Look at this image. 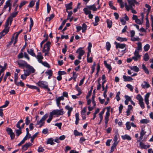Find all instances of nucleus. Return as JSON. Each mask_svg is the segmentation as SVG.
<instances>
[{
	"mask_svg": "<svg viewBox=\"0 0 153 153\" xmlns=\"http://www.w3.org/2000/svg\"><path fill=\"white\" fill-rule=\"evenodd\" d=\"M83 10L85 13L86 15H88L91 13V11L88 10L87 7L84 8Z\"/></svg>",
	"mask_w": 153,
	"mask_h": 153,
	"instance_id": "nucleus-32",
	"label": "nucleus"
},
{
	"mask_svg": "<svg viewBox=\"0 0 153 153\" xmlns=\"http://www.w3.org/2000/svg\"><path fill=\"white\" fill-rule=\"evenodd\" d=\"M46 143L47 144H50L51 145H53L55 143L53 142V140L52 138L48 139Z\"/></svg>",
	"mask_w": 153,
	"mask_h": 153,
	"instance_id": "nucleus-28",
	"label": "nucleus"
},
{
	"mask_svg": "<svg viewBox=\"0 0 153 153\" xmlns=\"http://www.w3.org/2000/svg\"><path fill=\"white\" fill-rule=\"evenodd\" d=\"M48 114H45L43 117L41 118V119L44 122V121L48 118Z\"/></svg>",
	"mask_w": 153,
	"mask_h": 153,
	"instance_id": "nucleus-57",
	"label": "nucleus"
},
{
	"mask_svg": "<svg viewBox=\"0 0 153 153\" xmlns=\"http://www.w3.org/2000/svg\"><path fill=\"white\" fill-rule=\"evenodd\" d=\"M35 57L37 59L39 63H40L41 62H42V60L43 59V57L41 52L38 53V54Z\"/></svg>",
	"mask_w": 153,
	"mask_h": 153,
	"instance_id": "nucleus-12",
	"label": "nucleus"
},
{
	"mask_svg": "<svg viewBox=\"0 0 153 153\" xmlns=\"http://www.w3.org/2000/svg\"><path fill=\"white\" fill-rule=\"evenodd\" d=\"M77 75L76 74V72L73 71V76L72 78L75 81H76V79L77 77Z\"/></svg>",
	"mask_w": 153,
	"mask_h": 153,
	"instance_id": "nucleus-50",
	"label": "nucleus"
},
{
	"mask_svg": "<svg viewBox=\"0 0 153 153\" xmlns=\"http://www.w3.org/2000/svg\"><path fill=\"white\" fill-rule=\"evenodd\" d=\"M105 112L104 109H103L102 111H101L99 114V117L100 119V122L98 123V124L100 125L101 123L103 118V117L102 115Z\"/></svg>",
	"mask_w": 153,
	"mask_h": 153,
	"instance_id": "nucleus-21",
	"label": "nucleus"
},
{
	"mask_svg": "<svg viewBox=\"0 0 153 153\" xmlns=\"http://www.w3.org/2000/svg\"><path fill=\"white\" fill-rule=\"evenodd\" d=\"M48 114H45L43 117L41 118V119L44 122V121L48 118Z\"/></svg>",
	"mask_w": 153,
	"mask_h": 153,
	"instance_id": "nucleus-58",
	"label": "nucleus"
},
{
	"mask_svg": "<svg viewBox=\"0 0 153 153\" xmlns=\"http://www.w3.org/2000/svg\"><path fill=\"white\" fill-rule=\"evenodd\" d=\"M28 53L33 56H36V55L34 52V51L32 49H28L27 50Z\"/></svg>",
	"mask_w": 153,
	"mask_h": 153,
	"instance_id": "nucleus-23",
	"label": "nucleus"
},
{
	"mask_svg": "<svg viewBox=\"0 0 153 153\" xmlns=\"http://www.w3.org/2000/svg\"><path fill=\"white\" fill-rule=\"evenodd\" d=\"M75 88L76 90L78 92V94H77L76 95L77 96L80 95L82 94L81 90L80 88L78 87L77 85L76 86Z\"/></svg>",
	"mask_w": 153,
	"mask_h": 153,
	"instance_id": "nucleus-31",
	"label": "nucleus"
},
{
	"mask_svg": "<svg viewBox=\"0 0 153 153\" xmlns=\"http://www.w3.org/2000/svg\"><path fill=\"white\" fill-rule=\"evenodd\" d=\"M114 43L116 45V49L120 48L123 49L126 47V45L124 44H121L119 43H117L116 42H115Z\"/></svg>",
	"mask_w": 153,
	"mask_h": 153,
	"instance_id": "nucleus-7",
	"label": "nucleus"
},
{
	"mask_svg": "<svg viewBox=\"0 0 153 153\" xmlns=\"http://www.w3.org/2000/svg\"><path fill=\"white\" fill-rule=\"evenodd\" d=\"M134 56L132 57V59L135 61H137L140 58V56L139 54L138 51H135L134 52Z\"/></svg>",
	"mask_w": 153,
	"mask_h": 153,
	"instance_id": "nucleus-8",
	"label": "nucleus"
},
{
	"mask_svg": "<svg viewBox=\"0 0 153 153\" xmlns=\"http://www.w3.org/2000/svg\"><path fill=\"white\" fill-rule=\"evenodd\" d=\"M54 17V14H52L50 15L49 17H47L46 19V21H49L53 19Z\"/></svg>",
	"mask_w": 153,
	"mask_h": 153,
	"instance_id": "nucleus-44",
	"label": "nucleus"
},
{
	"mask_svg": "<svg viewBox=\"0 0 153 153\" xmlns=\"http://www.w3.org/2000/svg\"><path fill=\"white\" fill-rule=\"evenodd\" d=\"M32 145V144L30 143H26L22 147V151H25L28 148Z\"/></svg>",
	"mask_w": 153,
	"mask_h": 153,
	"instance_id": "nucleus-17",
	"label": "nucleus"
},
{
	"mask_svg": "<svg viewBox=\"0 0 153 153\" xmlns=\"http://www.w3.org/2000/svg\"><path fill=\"white\" fill-rule=\"evenodd\" d=\"M111 108V107L110 106H109L108 107H107L106 108V109L107 110V111L105 113V117H109L110 115V114L109 113L110 110Z\"/></svg>",
	"mask_w": 153,
	"mask_h": 153,
	"instance_id": "nucleus-30",
	"label": "nucleus"
},
{
	"mask_svg": "<svg viewBox=\"0 0 153 153\" xmlns=\"http://www.w3.org/2000/svg\"><path fill=\"white\" fill-rule=\"evenodd\" d=\"M140 142V148L141 149H146L148 148H149L150 147V145H146L144 144V143H143L141 141H138Z\"/></svg>",
	"mask_w": 153,
	"mask_h": 153,
	"instance_id": "nucleus-13",
	"label": "nucleus"
},
{
	"mask_svg": "<svg viewBox=\"0 0 153 153\" xmlns=\"http://www.w3.org/2000/svg\"><path fill=\"white\" fill-rule=\"evenodd\" d=\"M87 26L86 24L85 23H83L82 25V32L84 33L85 32V31L87 30Z\"/></svg>",
	"mask_w": 153,
	"mask_h": 153,
	"instance_id": "nucleus-35",
	"label": "nucleus"
},
{
	"mask_svg": "<svg viewBox=\"0 0 153 153\" xmlns=\"http://www.w3.org/2000/svg\"><path fill=\"white\" fill-rule=\"evenodd\" d=\"M133 6L132 5H128L126 3L125 4V7L128 11H129L130 10H131L133 9Z\"/></svg>",
	"mask_w": 153,
	"mask_h": 153,
	"instance_id": "nucleus-26",
	"label": "nucleus"
},
{
	"mask_svg": "<svg viewBox=\"0 0 153 153\" xmlns=\"http://www.w3.org/2000/svg\"><path fill=\"white\" fill-rule=\"evenodd\" d=\"M74 134L75 136H81L83 135L82 133V132H79L77 130H74Z\"/></svg>",
	"mask_w": 153,
	"mask_h": 153,
	"instance_id": "nucleus-34",
	"label": "nucleus"
},
{
	"mask_svg": "<svg viewBox=\"0 0 153 153\" xmlns=\"http://www.w3.org/2000/svg\"><path fill=\"white\" fill-rule=\"evenodd\" d=\"M104 119L105 120V127L106 128L107 127V125L108 124V121H109V118L105 117Z\"/></svg>",
	"mask_w": 153,
	"mask_h": 153,
	"instance_id": "nucleus-60",
	"label": "nucleus"
},
{
	"mask_svg": "<svg viewBox=\"0 0 153 153\" xmlns=\"http://www.w3.org/2000/svg\"><path fill=\"white\" fill-rule=\"evenodd\" d=\"M45 73L47 74L50 76H51L52 75V71L51 70H48Z\"/></svg>",
	"mask_w": 153,
	"mask_h": 153,
	"instance_id": "nucleus-63",
	"label": "nucleus"
},
{
	"mask_svg": "<svg viewBox=\"0 0 153 153\" xmlns=\"http://www.w3.org/2000/svg\"><path fill=\"white\" fill-rule=\"evenodd\" d=\"M18 13V11L16 12L15 13H12L11 14L10 16L8 17H10V25L11 24L12 22L13 21V19L17 15Z\"/></svg>",
	"mask_w": 153,
	"mask_h": 153,
	"instance_id": "nucleus-14",
	"label": "nucleus"
},
{
	"mask_svg": "<svg viewBox=\"0 0 153 153\" xmlns=\"http://www.w3.org/2000/svg\"><path fill=\"white\" fill-rule=\"evenodd\" d=\"M19 65V67L20 68L26 67L28 64L25 61L22 60H19L16 62Z\"/></svg>",
	"mask_w": 153,
	"mask_h": 153,
	"instance_id": "nucleus-2",
	"label": "nucleus"
},
{
	"mask_svg": "<svg viewBox=\"0 0 153 153\" xmlns=\"http://www.w3.org/2000/svg\"><path fill=\"white\" fill-rule=\"evenodd\" d=\"M129 5H132L133 6H135V3H137L136 0H127Z\"/></svg>",
	"mask_w": 153,
	"mask_h": 153,
	"instance_id": "nucleus-22",
	"label": "nucleus"
},
{
	"mask_svg": "<svg viewBox=\"0 0 153 153\" xmlns=\"http://www.w3.org/2000/svg\"><path fill=\"white\" fill-rule=\"evenodd\" d=\"M18 83V85H16L17 86H20L21 87H24L25 86L24 83L22 82L21 81H20L19 82H17L16 83Z\"/></svg>",
	"mask_w": 153,
	"mask_h": 153,
	"instance_id": "nucleus-59",
	"label": "nucleus"
},
{
	"mask_svg": "<svg viewBox=\"0 0 153 153\" xmlns=\"http://www.w3.org/2000/svg\"><path fill=\"white\" fill-rule=\"evenodd\" d=\"M76 121L75 124L77 125L79 123V114L78 113H76L75 114Z\"/></svg>",
	"mask_w": 153,
	"mask_h": 153,
	"instance_id": "nucleus-29",
	"label": "nucleus"
},
{
	"mask_svg": "<svg viewBox=\"0 0 153 153\" xmlns=\"http://www.w3.org/2000/svg\"><path fill=\"white\" fill-rule=\"evenodd\" d=\"M139 104L142 109H143L145 108L144 103L143 101H141L139 102Z\"/></svg>",
	"mask_w": 153,
	"mask_h": 153,
	"instance_id": "nucleus-53",
	"label": "nucleus"
},
{
	"mask_svg": "<svg viewBox=\"0 0 153 153\" xmlns=\"http://www.w3.org/2000/svg\"><path fill=\"white\" fill-rule=\"evenodd\" d=\"M122 138L123 140H125L126 139L128 140H130L131 139V137L129 135L127 134L122 136Z\"/></svg>",
	"mask_w": 153,
	"mask_h": 153,
	"instance_id": "nucleus-25",
	"label": "nucleus"
},
{
	"mask_svg": "<svg viewBox=\"0 0 153 153\" xmlns=\"http://www.w3.org/2000/svg\"><path fill=\"white\" fill-rule=\"evenodd\" d=\"M6 131L9 135L13 132L12 129L10 128H7L6 129Z\"/></svg>",
	"mask_w": 153,
	"mask_h": 153,
	"instance_id": "nucleus-54",
	"label": "nucleus"
},
{
	"mask_svg": "<svg viewBox=\"0 0 153 153\" xmlns=\"http://www.w3.org/2000/svg\"><path fill=\"white\" fill-rule=\"evenodd\" d=\"M37 84L40 87L44 89L47 88L48 83L46 82L42 81H39L37 83Z\"/></svg>",
	"mask_w": 153,
	"mask_h": 153,
	"instance_id": "nucleus-3",
	"label": "nucleus"
},
{
	"mask_svg": "<svg viewBox=\"0 0 153 153\" xmlns=\"http://www.w3.org/2000/svg\"><path fill=\"white\" fill-rule=\"evenodd\" d=\"M131 69L135 72H138L139 71V68L136 66H133L131 68Z\"/></svg>",
	"mask_w": 153,
	"mask_h": 153,
	"instance_id": "nucleus-43",
	"label": "nucleus"
},
{
	"mask_svg": "<svg viewBox=\"0 0 153 153\" xmlns=\"http://www.w3.org/2000/svg\"><path fill=\"white\" fill-rule=\"evenodd\" d=\"M123 78L124 81L125 82H129L132 80L133 79L131 77L129 76H126V75H123Z\"/></svg>",
	"mask_w": 153,
	"mask_h": 153,
	"instance_id": "nucleus-16",
	"label": "nucleus"
},
{
	"mask_svg": "<svg viewBox=\"0 0 153 153\" xmlns=\"http://www.w3.org/2000/svg\"><path fill=\"white\" fill-rule=\"evenodd\" d=\"M141 85L142 87L143 88H148L150 86L149 84L146 81H144L143 83Z\"/></svg>",
	"mask_w": 153,
	"mask_h": 153,
	"instance_id": "nucleus-19",
	"label": "nucleus"
},
{
	"mask_svg": "<svg viewBox=\"0 0 153 153\" xmlns=\"http://www.w3.org/2000/svg\"><path fill=\"white\" fill-rule=\"evenodd\" d=\"M26 70H24L25 74L26 76H29L31 73H33L35 71V70L33 68L28 64L26 67Z\"/></svg>",
	"mask_w": 153,
	"mask_h": 153,
	"instance_id": "nucleus-1",
	"label": "nucleus"
},
{
	"mask_svg": "<svg viewBox=\"0 0 153 153\" xmlns=\"http://www.w3.org/2000/svg\"><path fill=\"white\" fill-rule=\"evenodd\" d=\"M106 49L108 51L110 50L111 47V44L109 42H107L106 43Z\"/></svg>",
	"mask_w": 153,
	"mask_h": 153,
	"instance_id": "nucleus-42",
	"label": "nucleus"
},
{
	"mask_svg": "<svg viewBox=\"0 0 153 153\" xmlns=\"http://www.w3.org/2000/svg\"><path fill=\"white\" fill-rule=\"evenodd\" d=\"M136 99L138 100L139 102L143 101V99L142 96L139 94L137 95L136 97Z\"/></svg>",
	"mask_w": 153,
	"mask_h": 153,
	"instance_id": "nucleus-40",
	"label": "nucleus"
},
{
	"mask_svg": "<svg viewBox=\"0 0 153 153\" xmlns=\"http://www.w3.org/2000/svg\"><path fill=\"white\" fill-rule=\"evenodd\" d=\"M65 108L68 110V117H69L71 115V112L72 111L73 108L72 107H70L68 105L65 106Z\"/></svg>",
	"mask_w": 153,
	"mask_h": 153,
	"instance_id": "nucleus-18",
	"label": "nucleus"
},
{
	"mask_svg": "<svg viewBox=\"0 0 153 153\" xmlns=\"http://www.w3.org/2000/svg\"><path fill=\"white\" fill-rule=\"evenodd\" d=\"M120 91L118 92L116 94V98L117 100L118 101L120 100Z\"/></svg>",
	"mask_w": 153,
	"mask_h": 153,
	"instance_id": "nucleus-62",
	"label": "nucleus"
},
{
	"mask_svg": "<svg viewBox=\"0 0 153 153\" xmlns=\"http://www.w3.org/2000/svg\"><path fill=\"white\" fill-rule=\"evenodd\" d=\"M72 3L71 2L70 3L66 4L65 5V7L66 8V11H68V10H71L72 8Z\"/></svg>",
	"mask_w": 153,
	"mask_h": 153,
	"instance_id": "nucleus-24",
	"label": "nucleus"
},
{
	"mask_svg": "<svg viewBox=\"0 0 153 153\" xmlns=\"http://www.w3.org/2000/svg\"><path fill=\"white\" fill-rule=\"evenodd\" d=\"M51 113L53 115H63L64 114V111H63V109L60 110H53L51 112Z\"/></svg>",
	"mask_w": 153,
	"mask_h": 153,
	"instance_id": "nucleus-4",
	"label": "nucleus"
},
{
	"mask_svg": "<svg viewBox=\"0 0 153 153\" xmlns=\"http://www.w3.org/2000/svg\"><path fill=\"white\" fill-rule=\"evenodd\" d=\"M149 57L147 53H145L143 56V59L145 61H147L149 59Z\"/></svg>",
	"mask_w": 153,
	"mask_h": 153,
	"instance_id": "nucleus-37",
	"label": "nucleus"
},
{
	"mask_svg": "<svg viewBox=\"0 0 153 153\" xmlns=\"http://www.w3.org/2000/svg\"><path fill=\"white\" fill-rule=\"evenodd\" d=\"M53 115L51 112L50 113L49 117L48 119L47 120V123H50L51 122L53 118Z\"/></svg>",
	"mask_w": 153,
	"mask_h": 153,
	"instance_id": "nucleus-38",
	"label": "nucleus"
},
{
	"mask_svg": "<svg viewBox=\"0 0 153 153\" xmlns=\"http://www.w3.org/2000/svg\"><path fill=\"white\" fill-rule=\"evenodd\" d=\"M23 121L22 119L20 120L17 123L16 126V127L19 129H20V124L22 123Z\"/></svg>",
	"mask_w": 153,
	"mask_h": 153,
	"instance_id": "nucleus-47",
	"label": "nucleus"
},
{
	"mask_svg": "<svg viewBox=\"0 0 153 153\" xmlns=\"http://www.w3.org/2000/svg\"><path fill=\"white\" fill-rule=\"evenodd\" d=\"M76 53H79L78 58L79 59H81V57L84 54L85 51L82 50V48H79L76 51Z\"/></svg>",
	"mask_w": 153,
	"mask_h": 153,
	"instance_id": "nucleus-5",
	"label": "nucleus"
},
{
	"mask_svg": "<svg viewBox=\"0 0 153 153\" xmlns=\"http://www.w3.org/2000/svg\"><path fill=\"white\" fill-rule=\"evenodd\" d=\"M34 4L35 1L33 0H32L29 3L28 6L30 7H32L33 6Z\"/></svg>",
	"mask_w": 153,
	"mask_h": 153,
	"instance_id": "nucleus-52",
	"label": "nucleus"
},
{
	"mask_svg": "<svg viewBox=\"0 0 153 153\" xmlns=\"http://www.w3.org/2000/svg\"><path fill=\"white\" fill-rule=\"evenodd\" d=\"M38 134V133H36L32 137H31V141L33 142L34 139L37 136Z\"/></svg>",
	"mask_w": 153,
	"mask_h": 153,
	"instance_id": "nucleus-56",
	"label": "nucleus"
},
{
	"mask_svg": "<svg viewBox=\"0 0 153 153\" xmlns=\"http://www.w3.org/2000/svg\"><path fill=\"white\" fill-rule=\"evenodd\" d=\"M142 66V68L145 72L147 74H149V71L147 68L146 67L145 65L144 64H143Z\"/></svg>",
	"mask_w": 153,
	"mask_h": 153,
	"instance_id": "nucleus-27",
	"label": "nucleus"
},
{
	"mask_svg": "<svg viewBox=\"0 0 153 153\" xmlns=\"http://www.w3.org/2000/svg\"><path fill=\"white\" fill-rule=\"evenodd\" d=\"M88 9L90 10H92L94 11H95L97 10V8L96 7V5L95 4L87 6Z\"/></svg>",
	"mask_w": 153,
	"mask_h": 153,
	"instance_id": "nucleus-15",
	"label": "nucleus"
},
{
	"mask_svg": "<svg viewBox=\"0 0 153 153\" xmlns=\"http://www.w3.org/2000/svg\"><path fill=\"white\" fill-rule=\"evenodd\" d=\"M47 12L48 13L51 10V7L49 5L48 3L47 4Z\"/></svg>",
	"mask_w": 153,
	"mask_h": 153,
	"instance_id": "nucleus-61",
	"label": "nucleus"
},
{
	"mask_svg": "<svg viewBox=\"0 0 153 153\" xmlns=\"http://www.w3.org/2000/svg\"><path fill=\"white\" fill-rule=\"evenodd\" d=\"M9 31V29L7 28H5L0 33V39H1Z\"/></svg>",
	"mask_w": 153,
	"mask_h": 153,
	"instance_id": "nucleus-10",
	"label": "nucleus"
},
{
	"mask_svg": "<svg viewBox=\"0 0 153 153\" xmlns=\"http://www.w3.org/2000/svg\"><path fill=\"white\" fill-rule=\"evenodd\" d=\"M22 133V130L21 129H16V135L18 137Z\"/></svg>",
	"mask_w": 153,
	"mask_h": 153,
	"instance_id": "nucleus-46",
	"label": "nucleus"
},
{
	"mask_svg": "<svg viewBox=\"0 0 153 153\" xmlns=\"http://www.w3.org/2000/svg\"><path fill=\"white\" fill-rule=\"evenodd\" d=\"M30 30H31V29L32 27H33V20L31 18H30Z\"/></svg>",
	"mask_w": 153,
	"mask_h": 153,
	"instance_id": "nucleus-55",
	"label": "nucleus"
},
{
	"mask_svg": "<svg viewBox=\"0 0 153 153\" xmlns=\"http://www.w3.org/2000/svg\"><path fill=\"white\" fill-rule=\"evenodd\" d=\"M51 42L48 41L44 45L42 49V52L49 51L50 50Z\"/></svg>",
	"mask_w": 153,
	"mask_h": 153,
	"instance_id": "nucleus-6",
	"label": "nucleus"
},
{
	"mask_svg": "<svg viewBox=\"0 0 153 153\" xmlns=\"http://www.w3.org/2000/svg\"><path fill=\"white\" fill-rule=\"evenodd\" d=\"M17 57L19 59L23 58V52H21L18 55Z\"/></svg>",
	"mask_w": 153,
	"mask_h": 153,
	"instance_id": "nucleus-64",
	"label": "nucleus"
},
{
	"mask_svg": "<svg viewBox=\"0 0 153 153\" xmlns=\"http://www.w3.org/2000/svg\"><path fill=\"white\" fill-rule=\"evenodd\" d=\"M146 132L144 131L143 128H141V131L140 132V136L139 138V140H138L137 142L140 141L143 137V136L145 134Z\"/></svg>",
	"mask_w": 153,
	"mask_h": 153,
	"instance_id": "nucleus-11",
	"label": "nucleus"
},
{
	"mask_svg": "<svg viewBox=\"0 0 153 153\" xmlns=\"http://www.w3.org/2000/svg\"><path fill=\"white\" fill-rule=\"evenodd\" d=\"M137 50L135 51H138V52L140 50H141L142 49V43L141 42H138L137 43Z\"/></svg>",
	"mask_w": 153,
	"mask_h": 153,
	"instance_id": "nucleus-36",
	"label": "nucleus"
},
{
	"mask_svg": "<svg viewBox=\"0 0 153 153\" xmlns=\"http://www.w3.org/2000/svg\"><path fill=\"white\" fill-rule=\"evenodd\" d=\"M40 63L42 64L44 66L49 68L50 67L49 65L46 62H43L42 61V62H41Z\"/></svg>",
	"mask_w": 153,
	"mask_h": 153,
	"instance_id": "nucleus-51",
	"label": "nucleus"
},
{
	"mask_svg": "<svg viewBox=\"0 0 153 153\" xmlns=\"http://www.w3.org/2000/svg\"><path fill=\"white\" fill-rule=\"evenodd\" d=\"M149 122V120L146 119H143L140 120L141 123H147Z\"/></svg>",
	"mask_w": 153,
	"mask_h": 153,
	"instance_id": "nucleus-48",
	"label": "nucleus"
},
{
	"mask_svg": "<svg viewBox=\"0 0 153 153\" xmlns=\"http://www.w3.org/2000/svg\"><path fill=\"white\" fill-rule=\"evenodd\" d=\"M150 45H149L147 44L144 47V50L145 51H148L149 49L150 48Z\"/></svg>",
	"mask_w": 153,
	"mask_h": 153,
	"instance_id": "nucleus-49",
	"label": "nucleus"
},
{
	"mask_svg": "<svg viewBox=\"0 0 153 153\" xmlns=\"http://www.w3.org/2000/svg\"><path fill=\"white\" fill-rule=\"evenodd\" d=\"M117 40L121 42L126 41L127 40V39L125 38H122L120 37H118L117 38Z\"/></svg>",
	"mask_w": 153,
	"mask_h": 153,
	"instance_id": "nucleus-39",
	"label": "nucleus"
},
{
	"mask_svg": "<svg viewBox=\"0 0 153 153\" xmlns=\"http://www.w3.org/2000/svg\"><path fill=\"white\" fill-rule=\"evenodd\" d=\"M104 63L105 67L109 70L108 73H109L112 70V68L110 65L108 64L106 61H104Z\"/></svg>",
	"mask_w": 153,
	"mask_h": 153,
	"instance_id": "nucleus-20",
	"label": "nucleus"
},
{
	"mask_svg": "<svg viewBox=\"0 0 153 153\" xmlns=\"http://www.w3.org/2000/svg\"><path fill=\"white\" fill-rule=\"evenodd\" d=\"M11 0H8L5 3V4L4 6L3 10H2V12L4 13L6 8L9 7L10 6H12V4L10 3V1Z\"/></svg>",
	"mask_w": 153,
	"mask_h": 153,
	"instance_id": "nucleus-9",
	"label": "nucleus"
},
{
	"mask_svg": "<svg viewBox=\"0 0 153 153\" xmlns=\"http://www.w3.org/2000/svg\"><path fill=\"white\" fill-rule=\"evenodd\" d=\"M107 24V27H108L110 28L112 27V22L109 19H107L106 20Z\"/></svg>",
	"mask_w": 153,
	"mask_h": 153,
	"instance_id": "nucleus-33",
	"label": "nucleus"
},
{
	"mask_svg": "<svg viewBox=\"0 0 153 153\" xmlns=\"http://www.w3.org/2000/svg\"><path fill=\"white\" fill-rule=\"evenodd\" d=\"M10 17H8L7 19L6 20V22L5 23V27L8 28L9 30V27H8L9 25V22H10Z\"/></svg>",
	"mask_w": 153,
	"mask_h": 153,
	"instance_id": "nucleus-41",
	"label": "nucleus"
},
{
	"mask_svg": "<svg viewBox=\"0 0 153 153\" xmlns=\"http://www.w3.org/2000/svg\"><path fill=\"white\" fill-rule=\"evenodd\" d=\"M14 82L16 85H18V83H16V82H17V81L18 80V74L15 73V74L14 76Z\"/></svg>",
	"mask_w": 153,
	"mask_h": 153,
	"instance_id": "nucleus-45",
	"label": "nucleus"
}]
</instances>
